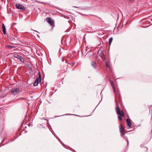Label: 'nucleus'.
<instances>
[{
    "instance_id": "1",
    "label": "nucleus",
    "mask_w": 152,
    "mask_h": 152,
    "mask_svg": "<svg viewBox=\"0 0 152 152\" xmlns=\"http://www.w3.org/2000/svg\"><path fill=\"white\" fill-rule=\"evenodd\" d=\"M116 108L115 109L116 112L117 114L118 115H120L121 116L124 117L125 114L122 110H121L119 107L118 106V103L116 102Z\"/></svg>"
},
{
    "instance_id": "2",
    "label": "nucleus",
    "mask_w": 152,
    "mask_h": 152,
    "mask_svg": "<svg viewBox=\"0 0 152 152\" xmlns=\"http://www.w3.org/2000/svg\"><path fill=\"white\" fill-rule=\"evenodd\" d=\"M105 54L106 52L103 48H100L98 52V54L103 59L105 58Z\"/></svg>"
},
{
    "instance_id": "3",
    "label": "nucleus",
    "mask_w": 152,
    "mask_h": 152,
    "mask_svg": "<svg viewBox=\"0 0 152 152\" xmlns=\"http://www.w3.org/2000/svg\"><path fill=\"white\" fill-rule=\"evenodd\" d=\"M46 21L48 23L53 27H55V24L54 20L51 18L48 17L46 18Z\"/></svg>"
},
{
    "instance_id": "4",
    "label": "nucleus",
    "mask_w": 152,
    "mask_h": 152,
    "mask_svg": "<svg viewBox=\"0 0 152 152\" xmlns=\"http://www.w3.org/2000/svg\"><path fill=\"white\" fill-rule=\"evenodd\" d=\"M10 91L13 94L16 95L19 92L20 89L18 88H12L11 90Z\"/></svg>"
},
{
    "instance_id": "5",
    "label": "nucleus",
    "mask_w": 152,
    "mask_h": 152,
    "mask_svg": "<svg viewBox=\"0 0 152 152\" xmlns=\"http://www.w3.org/2000/svg\"><path fill=\"white\" fill-rule=\"evenodd\" d=\"M15 7L17 9L21 10L22 11L26 10L25 8L21 4L17 3L16 4Z\"/></svg>"
},
{
    "instance_id": "6",
    "label": "nucleus",
    "mask_w": 152,
    "mask_h": 152,
    "mask_svg": "<svg viewBox=\"0 0 152 152\" xmlns=\"http://www.w3.org/2000/svg\"><path fill=\"white\" fill-rule=\"evenodd\" d=\"M127 124L129 128H131V120L129 118H127L126 120Z\"/></svg>"
},
{
    "instance_id": "7",
    "label": "nucleus",
    "mask_w": 152,
    "mask_h": 152,
    "mask_svg": "<svg viewBox=\"0 0 152 152\" xmlns=\"http://www.w3.org/2000/svg\"><path fill=\"white\" fill-rule=\"evenodd\" d=\"M118 99V103L120 104L122 102H121V96H120V94H119L118 95V96H117V97H116V102H117L118 103L117 100Z\"/></svg>"
},
{
    "instance_id": "8",
    "label": "nucleus",
    "mask_w": 152,
    "mask_h": 152,
    "mask_svg": "<svg viewBox=\"0 0 152 152\" xmlns=\"http://www.w3.org/2000/svg\"><path fill=\"white\" fill-rule=\"evenodd\" d=\"M109 81L110 82V84H111V86L112 87L113 89L115 92V88L114 86V85L113 83V80H111L110 79H109Z\"/></svg>"
},
{
    "instance_id": "9",
    "label": "nucleus",
    "mask_w": 152,
    "mask_h": 152,
    "mask_svg": "<svg viewBox=\"0 0 152 152\" xmlns=\"http://www.w3.org/2000/svg\"><path fill=\"white\" fill-rule=\"evenodd\" d=\"M91 64L92 66L94 68L96 69L97 68V64L95 61H92L91 63Z\"/></svg>"
},
{
    "instance_id": "10",
    "label": "nucleus",
    "mask_w": 152,
    "mask_h": 152,
    "mask_svg": "<svg viewBox=\"0 0 152 152\" xmlns=\"http://www.w3.org/2000/svg\"><path fill=\"white\" fill-rule=\"evenodd\" d=\"M119 128L120 132H124L125 131L122 124H121L120 125Z\"/></svg>"
},
{
    "instance_id": "11",
    "label": "nucleus",
    "mask_w": 152,
    "mask_h": 152,
    "mask_svg": "<svg viewBox=\"0 0 152 152\" xmlns=\"http://www.w3.org/2000/svg\"><path fill=\"white\" fill-rule=\"evenodd\" d=\"M39 80L38 79V77L36 79L34 83H33V85L34 86H37L38 85L39 83Z\"/></svg>"
},
{
    "instance_id": "12",
    "label": "nucleus",
    "mask_w": 152,
    "mask_h": 152,
    "mask_svg": "<svg viewBox=\"0 0 152 152\" xmlns=\"http://www.w3.org/2000/svg\"><path fill=\"white\" fill-rule=\"evenodd\" d=\"M2 31H3V34H6V28H5V26L3 23L2 24Z\"/></svg>"
},
{
    "instance_id": "13",
    "label": "nucleus",
    "mask_w": 152,
    "mask_h": 152,
    "mask_svg": "<svg viewBox=\"0 0 152 152\" xmlns=\"http://www.w3.org/2000/svg\"><path fill=\"white\" fill-rule=\"evenodd\" d=\"M105 64L106 66L107 67V69H108L109 70H110V65L106 61L105 62Z\"/></svg>"
},
{
    "instance_id": "14",
    "label": "nucleus",
    "mask_w": 152,
    "mask_h": 152,
    "mask_svg": "<svg viewBox=\"0 0 152 152\" xmlns=\"http://www.w3.org/2000/svg\"><path fill=\"white\" fill-rule=\"evenodd\" d=\"M113 38L112 37H111L110 39H109V43L110 45L111 42L113 41Z\"/></svg>"
},
{
    "instance_id": "15",
    "label": "nucleus",
    "mask_w": 152,
    "mask_h": 152,
    "mask_svg": "<svg viewBox=\"0 0 152 152\" xmlns=\"http://www.w3.org/2000/svg\"><path fill=\"white\" fill-rule=\"evenodd\" d=\"M39 75L38 76V79L39 80V83H40L41 81V78L40 74L39 72Z\"/></svg>"
},
{
    "instance_id": "16",
    "label": "nucleus",
    "mask_w": 152,
    "mask_h": 152,
    "mask_svg": "<svg viewBox=\"0 0 152 152\" xmlns=\"http://www.w3.org/2000/svg\"><path fill=\"white\" fill-rule=\"evenodd\" d=\"M14 56L15 58H16L18 59L20 57V56L19 55L17 54H14Z\"/></svg>"
},
{
    "instance_id": "17",
    "label": "nucleus",
    "mask_w": 152,
    "mask_h": 152,
    "mask_svg": "<svg viewBox=\"0 0 152 152\" xmlns=\"http://www.w3.org/2000/svg\"><path fill=\"white\" fill-rule=\"evenodd\" d=\"M121 116H120V115H118V118L119 121H121L122 120V118H121Z\"/></svg>"
},
{
    "instance_id": "18",
    "label": "nucleus",
    "mask_w": 152,
    "mask_h": 152,
    "mask_svg": "<svg viewBox=\"0 0 152 152\" xmlns=\"http://www.w3.org/2000/svg\"><path fill=\"white\" fill-rule=\"evenodd\" d=\"M120 132L121 133V136H123L124 135H125V134L126 132L125 133H124V132Z\"/></svg>"
},
{
    "instance_id": "19",
    "label": "nucleus",
    "mask_w": 152,
    "mask_h": 152,
    "mask_svg": "<svg viewBox=\"0 0 152 152\" xmlns=\"http://www.w3.org/2000/svg\"><path fill=\"white\" fill-rule=\"evenodd\" d=\"M20 60L21 62H22V63H24V61L23 58H21Z\"/></svg>"
},
{
    "instance_id": "20",
    "label": "nucleus",
    "mask_w": 152,
    "mask_h": 152,
    "mask_svg": "<svg viewBox=\"0 0 152 152\" xmlns=\"http://www.w3.org/2000/svg\"><path fill=\"white\" fill-rule=\"evenodd\" d=\"M8 48H12L14 47V46H10V45H8Z\"/></svg>"
},
{
    "instance_id": "21",
    "label": "nucleus",
    "mask_w": 152,
    "mask_h": 152,
    "mask_svg": "<svg viewBox=\"0 0 152 152\" xmlns=\"http://www.w3.org/2000/svg\"><path fill=\"white\" fill-rule=\"evenodd\" d=\"M11 39L12 40H15V38H13V37L11 38Z\"/></svg>"
},
{
    "instance_id": "22",
    "label": "nucleus",
    "mask_w": 152,
    "mask_h": 152,
    "mask_svg": "<svg viewBox=\"0 0 152 152\" xmlns=\"http://www.w3.org/2000/svg\"><path fill=\"white\" fill-rule=\"evenodd\" d=\"M150 114L151 115V116L152 117V109L151 110V112L150 113Z\"/></svg>"
},
{
    "instance_id": "23",
    "label": "nucleus",
    "mask_w": 152,
    "mask_h": 152,
    "mask_svg": "<svg viewBox=\"0 0 152 152\" xmlns=\"http://www.w3.org/2000/svg\"><path fill=\"white\" fill-rule=\"evenodd\" d=\"M19 58H18V59H19V60H20V59L21 58H22L21 56Z\"/></svg>"
},
{
    "instance_id": "24",
    "label": "nucleus",
    "mask_w": 152,
    "mask_h": 152,
    "mask_svg": "<svg viewBox=\"0 0 152 152\" xmlns=\"http://www.w3.org/2000/svg\"><path fill=\"white\" fill-rule=\"evenodd\" d=\"M143 145H140V147H143Z\"/></svg>"
},
{
    "instance_id": "25",
    "label": "nucleus",
    "mask_w": 152,
    "mask_h": 152,
    "mask_svg": "<svg viewBox=\"0 0 152 152\" xmlns=\"http://www.w3.org/2000/svg\"><path fill=\"white\" fill-rule=\"evenodd\" d=\"M16 24V23H13V25H15Z\"/></svg>"
},
{
    "instance_id": "26",
    "label": "nucleus",
    "mask_w": 152,
    "mask_h": 152,
    "mask_svg": "<svg viewBox=\"0 0 152 152\" xmlns=\"http://www.w3.org/2000/svg\"><path fill=\"white\" fill-rule=\"evenodd\" d=\"M144 148H145V149H146V150H148V148H146V147H145Z\"/></svg>"
},
{
    "instance_id": "27",
    "label": "nucleus",
    "mask_w": 152,
    "mask_h": 152,
    "mask_svg": "<svg viewBox=\"0 0 152 152\" xmlns=\"http://www.w3.org/2000/svg\"><path fill=\"white\" fill-rule=\"evenodd\" d=\"M134 0H129L130 1H133Z\"/></svg>"
},
{
    "instance_id": "28",
    "label": "nucleus",
    "mask_w": 152,
    "mask_h": 152,
    "mask_svg": "<svg viewBox=\"0 0 152 152\" xmlns=\"http://www.w3.org/2000/svg\"><path fill=\"white\" fill-rule=\"evenodd\" d=\"M74 64H75V62L72 63V65H73Z\"/></svg>"
},
{
    "instance_id": "29",
    "label": "nucleus",
    "mask_w": 152,
    "mask_h": 152,
    "mask_svg": "<svg viewBox=\"0 0 152 152\" xmlns=\"http://www.w3.org/2000/svg\"><path fill=\"white\" fill-rule=\"evenodd\" d=\"M76 7V8H79V7Z\"/></svg>"
}]
</instances>
